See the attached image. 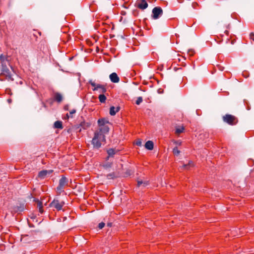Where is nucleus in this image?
Wrapping results in <instances>:
<instances>
[{
    "instance_id": "obj_4",
    "label": "nucleus",
    "mask_w": 254,
    "mask_h": 254,
    "mask_svg": "<svg viewBox=\"0 0 254 254\" xmlns=\"http://www.w3.org/2000/svg\"><path fill=\"white\" fill-rule=\"evenodd\" d=\"M89 83L94 87V88L93 89V91H98L99 90V92L102 93V94H103L107 92V88L104 85L96 84L95 82L92 81L91 80L89 81Z\"/></svg>"
},
{
    "instance_id": "obj_15",
    "label": "nucleus",
    "mask_w": 254,
    "mask_h": 254,
    "mask_svg": "<svg viewBox=\"0 0 254 254\" xmlns=\"http://www.w3.org/2000/svg\"><path fill=\"white\" fill-rule=\"evenodd\" d=\"M37 208L39 209V211L41 214H42L44 212L43 209V203L42 202L39 200L38 199L35 200Z\"/></svg>"
},
{
    "instance_id": "obj_32",
    "label": "nucleus",
    "mask_w": 254,
    "mask_h": 254,
    "mask_svg": "<svg viewBox=\"0 0 254 254\" xmlns=\"http://www.w3.org/2000/svg\"><path fill=\"white\" fill-rule=\"evenodd\" d=\"M148 184H149L148 181H143L142 186L143 187H145L147 186Z\"/></svg>"
},
{
    "instance_id": "obj_30",
    "label": "nucleus",
    "mask_w": 254,
    "mask_h": 254,
    "mask_svg": "<svg viewBox=\"0 0 254 254\" xmlns=\"http://www.w3.org/2000/svg\"><path fill=\"white\" fill-rule=\"evenodd\" d=\"M5 92L7 94L11 95L12 94L11 89L9 88H6L5 90Z\"/></svg>"
},
{
    "instance_id": "obj_44",
    "label": "nucleus",
    "mask_w": 254,
    "mask_h": 254,
    "mask_svg": "<svg viewBox=\"0 0 254 254\" xmlns=\"http://www.w3.org/2000/svg\"><path fill=\"white\" fill-rule=\"evenodd\" d=\"M64 109H65V110H68V107H67V106H65V107H64Z\"/></svg>"
},
{
    "instance_id": "obj_35",
    "label": "nucleus",
    "mask_w": 254,
    "mask_h": 254,
    "mask_svg": "<svg viewBox=\"0 0 254 254\" xmlns=\"http://www.w3.org/2000/svg\"><path fill=\"white\" fill-rule=\"evenodd\" d=\"M188 53L190 56H192L194 54V52L192 50H189Z\"/></svg>"
},
{
    "instance_id": "obj_17",
    "label": "nucleus",
    "mask_w": 254,
    "mask_h": 254,
    "mask_svg": "<svg viewBox=\"0 0 254 254\" xmlns=\"http://www.w3.org/2000/svg\"><path fill=\"white\" fill-rule=\"evenodd\" d=\"M154 144L152 141L148 140L145 144V147L149 150H151L153 149Z\"/></svg>"
},
{
    "instance_id": "obj_33",
    "label": "nucleus",
    "mask_w": 254,
    "mask_h": 254,
    "mask_svg": "<svg viewBox=\"0 0 254 254\" xmlns=\"http://www.w3.org/2000/svg\"><path fill=\"white\" fill-rule=\"evenodd\" d=\"M198 5V4L197 2H194L192 3V6L194 9H196Z\"/></svg>"
},
{
    "instance_id": "obj_23",
    "label": "nucleus",
    "mask_w": 254,
    "mask_h": 254,
    "mask_svg": "<svg viewBox=\"0 0 254 254\" xmlns=\"http://www.w3.org/2000/svg\"><path fill=\"white\" fill-rule=\"evenodd\" d=\"M185 130V127L183 126H179L176 127L175 133L177 134H179L182 133Z\"/></svg>"
},
{
    "instance_id": "obj_26",
    "label": "nucleus",
    "mask_w": 254,
    "mask_h": 254,
    "mask_svg": "<svg viewBox=\"0 0 254 254\" xmlns=\"http://www.w3.org/2000/svg\"><path fill=\"white\" fill-rule=\"evenodd\" d=\"M116 110H115V107L114 106H112L110 107V114L111 116H114L116 115Z\"/></svg>"
},
{
    "instance_id": "obj_12",
    "label": "nucleus",
    "mask_w": 254,
    "mask_h": 254,
    "mask_svg": "<svg viewBox=\"0 0 254 254\" xmlns=\"http://www.w3.org/2000/svg\"><path fill=\"white\" fill-rule=\"evenodd\" d=\"M110 79L113 83H118L120 80L119 76L115 72H113L110 75Z\"/></svg>"
},
{
    "instance_id": "obj_43",
    "label": "nucleus",
    "mask_w": 254,
    "mask_h": 254,
    "mask_svg": "<svg viewBox=\"0 0 254 254\" xmlns=\"http://www.w3.org/2000/svg\"><path fill=\"white\" fill-rule=\"evenodd\" d=\"M219 69H220V70L222 71L224 69V67H221V66H220Z\"/></svg>"
},
{
    "instance_id": "obj_46",
    "label": "nucleus",
    "mask_w": 254,
    "mask_h": 254,
    "mask_svg": "<svg viewBox=\"0 0 254 254\" xmlns=\"http://www.w3.org/2000/svg\"><path fill=\"white\" fill-rule=\"evenodd\" d=\"M229 41H230V39H228L227 40L226 43H228V42H229Z\"/></svg>"
},
{
    "instance_id": "obj_6",
    "label": "nucleus",
    "mask_w": 254,
    "mask_h": 254,
    "mask_svg": "<svg viewBox=\"0 0 254 254\" xmlns=\"http://www.w3.org/2000/svg\"><path fill=\"white\" fill-rule=\"evenodd\" d=\"M163 14V10L161 7L157 6L152 9V17L154 19H158Z\"/></svg>"
},
{
    "instance_id": "obj_3",
    "label": "nucleus",
    "mask_w": 254,
    "mask_h": 254,
    "mask_svg": "<svg viewBox=\"0 0 254 254\" xmlns=\"http://www.w3.org/2000/svg\"><path fill=\"white\" fill-rule=\"evenodd\" d=\"M222 119L224 122L231 126H235L238 122V118L230 114H226L223 116Z\"/></svg>"
},
{
    "instance_id": "obj_2",
    "label": "nucleus",
    "mask_w": 254,
    "mask_h": 254,
    "mask_svg": "<svg viewBox=\"0 0 254 254\" xmlns=\"http://www.w3.org/2000/svg\"><path fill=\"white\" fill-rule=\"evenodd\" d=\"M8 64H5L1 65V72L0 73V80L4 81V79L2 78L3 76H5V78L8 80L13 81L14 79L12 77L10 71L7 67Z\"/></svg>"
},
{
    "instance_id": "obj_31",
    "label": "nucleus",
    "mask_w": 254,
    "mask_h": 254,
    "mask_svg": "<svg viewBox=\"0 0 254 254\" xmlns=\"http://www.w3.org/2000/svg\"><path fill=\"white\" fill-rule=\"evenodd\" d=\"M143 183V181L142 180H137V187H139L142 186Z\"/></svg>"
},
{
    "instance_id": "obj_10",
    "label": "nucleus",
    "mask_w": 254,
    "mask_h": 254,
    "mask_svg": "<svg viewBox=\"0 0 254 254\" xmlns=\"http://www.w3.org/2000/svg\"><path fill=\"white\" fill-rule=\"evenodd\" d=\"M53 172V170H42L39 172L38 177L41 179H44L48 175H50Z\"/></svg>"
},
{
    "instance_id": "obj_20",
    "label": "nucleus",
    "mask_w": 254,
    "mask_h": 254,
    "mask_svg": "<svg viewBox=\"0 0 254 254\" xmlns=\"http://www.w3.org/2000/svg\"><path fill=\"white\" fill-rule=\"evenodd\" d=\"M80 127H81L83 129H86L89 128L90 126V124L88 122H85V121L82 122L80 123L79 125Z\"/></svg>"
},
{
    "instance_id": "obj_14",
    "label": "nucleus",
    "mask_w": 254,
    "mask_h": 254,
    "mask_svg": "<svg viewBox=\"0 0 254 254\" xmlns=\"http://www.w3.org/2000/svg\"><path fill=\"white\" fill-rule=\"evenodd\" d=\"M193 162L191 161H190L188 164H184L182 167H180L181 170H189L190 168L193 166Z\"/></svg>"
},
{
    "instance_id": "obj_48",
    "label": "nucleus",
    "mask_w": 254,
    "mask_h": 254,
    "mask_svg": "<svg viewBox=\"0 0 254 254\" xmlns=\"http://www.w3.org/2000/svg\"><path fill=\"white\" fill-rule=\"evenodd\" d=\"M127 174H128L129 175H130V173H129V172H127Z\"/></svg>"
},
{
    "instance_id": "obj_34",
    "label": "nucleus",
    "mask_w": 254,
    "mask_h": 254,
    "mask_svg": "<svg viewBox=\"0 0 254 254\" xmlns=\"http://www.w3.org/2000/svg\"><path fill=\"white\" fill-rule=\"evenodd\" d=\"M136 144L137 145V146H141V144H142V142L140 140H138L137 141H136Z\"/></svg>"
},
{
    "instance_id": "obj_5",
    "label": "nucleus",
    "mask_w": 254,
    "mask_h": 254,
    "mask_svg": "<svg viewBox=\"0 0 254 254\" xmlns=\"http://www.w3.org/2000/svg\"><path fill=\"white\" fill-rule=\"evenodd\" d=\"M65 203L64 201H60L57 198H55L50 204V206L56 208L57 210H60Z\"/></svg>"
},
{
    "instance_id": "obj_28",
    "label": "nucleus",
    "mask_w": 254,
    "mask_h": 254,
    "mask_svg": "<svg viewBox=\"0 0 254 254\" xmlns=\"http://www.w3.org/2000/svg\"><path fill=\"white\" fill-rule=\"evenodd\" d=\"M143 101V99L142 97H138L135 102V103L137 105H139Z\"/></svg>"
},
{
    "instance_id": "obj_47",
    "label": "nucleus",
    "mask_w": 254,
    "mask_h": 254,
    "mask_svg": "<svg viewBox=\"0 0 254 254\" xmlns=\"http://www.w3.org/2000/svg\"><path fill=\"white\" fill-rule=\"evenodd\" d=\"M26 235H25V236L22 235V239H23V238H24V237H26Z\"/></svg>"
},
{
    "instance_id": "obj_13",
    "label": "nucleus",
    "mask_w": 254,
    "mask_h": 254,
    "mask_svg": "<svg viewBox=\"0 0 254 254\" xmlns=\"http://www.w3.org/2000/svg\"><path fill=\"white\" fill-rule=\"evenodd\" d=\"M108 156L106 158V160L109 159L110 157H113L114 155L118 152V151L113 148H110L107 151Z\"/></svg>"
},
{
    "instance_id": "obj_41",
    "label": "nucleus",
    "mask_w": 254,
    "mask_h": 254,
    "mask_svg": "<svg viewBox=\"0 0 254 254\" xmlns=\"http://www.w3.org/2000/svg\"><path fill=\"white\" fill-rule=\"evenodd\" d=\"M177 0L179 3H182L184 1V0Z\"/></svg>"
},
{
    "instance_id": "obj_11",
    "label": "nucleus",
    "mask_w": 254,
    "mask_h": 254,
    "mask_svg": "<svg viewBox=\"0 0 254 254\" xmlns=\"http://www.w3.org/2000/svg\"><path fill=\"white\" fill-rule=\"evenodd\" d=\"M9 57H7V56H4V55H0V60L1 61V65L7 64L9 66L10 65L9 63Z\"/></svg>"
},
{
    "instance_id": "obj_36",
    "label": "nucleus",
    "mask_w": 254,
    "mask_h": 254,
    "mask_svg": "<svg viewBox=\"0 0 254 254\" xmlns=\"http://www.w3.org/2000/svg\"><path fill=\"white\" fill-rule=\"evenodd\" d=\"M120 107L119 106H118L116 108H115L116 113L120 111Z\"/></svg>"
},
{
    "instance_id": "obj_45",
    "label": "nucleus",
    "mask_w": 254,
    "mask_h": 254,
    "mask_svg": "<svg viewBox=\"0 0 254 254\" xmlns=\"http://www.w3.org/2000/svg\"><path fill=\"white\" fill-rule=\"evenodd\" d=\"M176 143L177 144H178V145H181V142H179V143H178V141H176Z\"/></svg>"
},
{
    "instance_id": "obj_39",
    "label": "nucleus",
    "mask_w": 254,
    "mask_h": 254,
    "mask_svg": "<svg viewBox=\"0 0 254 254\" xmlns=\"http://www.w3.org/2000/svg\"><path fill=\"white\" fill-rule=\"evenodd\" d=\"M250 38H251V39H252V37L254 36V34L253 33H251L250 34Z\"/></svg>"
},
{
    "instance_id": "obj_24",
    "label": "nucleus",
    "mask_w": 254,
    "mask_h": 254,
    "mask_svg": "<svg viewBox=\"0 0 254 254\" xmlns=\"http://www.w3.org/2000/svg\"><path fill=\"white\" fill-rule=\"evenodd\" d=\"M76 112V110L75 109L71 110L70 111H69V114H66V119H68L69 118H73L72 115L75 114Z\"/></svg>"
},
{
    "instance_id": "obj_8",
    "label": "nucleus",
    "mask_w": 254,
    "mask_h": 254,
    "mask_svg": "<svg viewBox=\"0 0 254 254\" xmlns=\"http://www.w3.org/2000/svg\"><path fill=\"white\" fill-rule=\"evenodd\" d=\"M109 131V127L108 126H103L100 127L99 129L97 130L95 132H98L99 135L101 134V136H105V134L108 133Z\"/></svg>"
},
{
    "instance_id": "obj_42",
    "label": "nucleus",
    "mask_w": 254,
    "mask_h": 254,
    "mask_svg": "<svg viewBox=\"0 0 254 254\" xmlns=\"http://www.w3.org/2000/svg\"><path fill=\"white\" fill-rule=\"evenodd\" d=\"M224 33L227 34V35H228L229 34V31L228 30H225Z\"/></svg>"
},
{
    "instance_id": "obj_37",
    "label": "nucleus",
    "mask_w": 254,
    "mask_h": 254,
    "mask_svg": "<svg viewBox=\"0 0 254 254\" xmlns=\"http://www.w3.org/2000/svg\"><path fill=\"white\" fill-rule=\"evenodd\" d=\"M107 225L108 227H111L112 226V223L109 222V223H107Z\"/></svg>"
},
{
    "instance_id": "obj_21",
    "label": "nucleus",
    "mask_w": 254,
    "mask_h": 254,
    "mask_svg": "<svg viewBox=\"0 0 254 254\" xmlns=\"http://www.w3.org/2000/svg\"><path fill=\"white\" fill-rule=\"evenodd\" d=\"M113 163L110 162H106L103 165L104 169L109 171L110 169L112 167Z\"/></svg>"
},
{
    "instance_id": "obj_27",
    "label": "nucleus",
    "mask_w": 254,
    "mask_h": 254,
    "mask_svg": "<svg viewBox=\"0 0 254 254\" xmlns=\"http://www.w3.org/2000/svg\"><path fill=\"white\" fill-rule=\"evenodd\" d=\"M173 153L175 156H178L180 153V151L178 150L177 147H176L173 148Z\"/></svg>"
},
{
    "instance_id": "obj_18",
    "label": "nucleus",
    "mask_w": 254,
    "mask_h": 254,
    "mask_svg": "<svg viewBox=\"0 0 254 254\" xmlns=\"http://www.w3.org/2000/svg\"><path fill=\"white\" fill-rule=\"evenodd\" d=\"M54 99L57 102L60 103L63 100V96L60 93L57 92L55 94Z\"/></svg>"
},
{
    "instance_id": "obj_1",
    "label": "nucleus",
    "mask_w": 254,
    "mask_h": 254,
    "mask_svg": "<svg viewBox=\"0 0 254 254\" xmlns=\"http://www.w3.org/2000/svg\"><path fill=\"white\" fill-rule=\"evenodd\" d=\"M105 136H101L98 132H94V136L92 140V144L95 149H99L101 147V142H105Z\"/></svg>"
},
{
    "instance_id": "obj_7",
    "label": "nucleus",
    "mask_w": 254,
    "mask_h": 254,
    "mask_svg": "<svg viewBox=\"0 0 254 254\" xmlns=\"http://www.w3.org/2000/svg\"><path fill=\"white\" fill-rule=\"evenodd\" d=\"M66 185H67V179L65 176H63L59 181V186L57 188V190L60 192L64 191L63 189Z\"/></svg>"
},
{
    "instance_id": "obj_40",
    "label": "nucleus",
    "mask_w": 254,
    "mask_h": 254,
    "mask_svg": "<svg viewBox=\"0 0 254 254\" xmlns=\"http://www.w3.org/2000/svg\"><path fill=\"white\" fill-rule=\"evenodd\" d=\"M235 42V40H232L231 41V44L233 45Z\"/></svg>"
},
{
    "instance_id": "obj_16",
    "label": "nucleus",
    "mask_w": 254,
    "mask_h": 254,
    "mask_svg": "<svg viewBox=\"0 0 254 254\" xmlns=\"http://www.w3.org/2000/svg\"><path fill=\"white\" fill-rule=\"evenodd\" d=\"M108 123H109V121L103 118L99 119L98 121L99 127L103 126H106V124Z\"/></svg>"
},
{
    "instance_id": "obj_29",
    "label": "nucleus",
    "mask_w": 254,
    "mask_h": 254,
    "mask_svg": "<svg viewBox=\"0 0 254 254\" xmlns=\"http://www.w3.org/2000/svg\"><path fill=\"white\" fill-rule=\"evenodd\" d=\"M105 225V224L104 222H101L99 224H98V228L100 229H102Z\"/></svg>"
},
{
    "instance_id": "obj_9",
    "label": "nucleus",
    "mask_w": 254,
    "mask_h": 254,
    "mask_svg": "<svg viewBox=\"0 0 254 254\" xmlns=\"http://www.w3.org/2000/svg\"><path fill=\"white\" fill-rule=\"evenodd\" d=\"M135 4L138 8L142 10L145 9L148 7V3L145 0H137Z\"/></svg>"
},
{
    "instance_id": "obj_19",
    "label": "nucleus",
    "mask_w": 254,
    "mask_h": 254,
    "mask_svg": "<svg viewBox=\"0 0 254 254\" xmlns=\"http://www.w3.org/2000/svg\"><path fill=\"white\" fill-rule=\"evenodd\" d=\"M54 127L55 128L62 129L63 128L62 121H57L54 123Z\"/></svg>"
},
{
    "instance_id": "obj_22",
    "label": "nucleus",
    "mask_w": 254,
    "mask_h": 254,
    "mask_svg": "<svg viewBox=\"0 0 254 254\" xmlns=\"http://www.w3.org/2000/svg\"><path fill=\"white\" fill-rule=\"evenodd\" d=\"M106 177L108 179H114L118 177V175L115 172L109 173L106 175Z\"/></svg>"
},
{
    "instance_id": "obj_38",
    "label": "nucleus",
    "mask_w": 254,
    "mask_h": 254,
    "mask_svg": "<svg viewBox=\"0 0 254 254\" xmlns=\"http://www.w3.org/2000/svg\"><path fill=\"white\" fill-rule=\"evenodd\" d=\"M7 101L9 104H10L12 102V99L10 98L8 99Z\"/></svg>"
},
{
    "instance_id": "obj_25",
    "label": "nucleus",
    "mask_w": 254,
    "mask_h": 254,
    "mask_svg": "<svg viewBox=\"0 0 254 254\" xmlns=\"http://www.w3.org/2000/svg\"><path fill=\"white\" fill-rule=\"evenodd\" d=\"M99 100L101 103H105L106 100V97L104 94H100L99 96Z\"/></svg>"
}]
</instances>
